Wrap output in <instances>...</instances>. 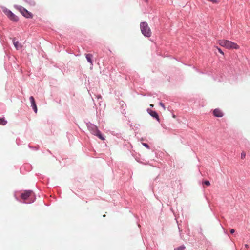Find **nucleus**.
Instances as JSON below:
<instances>
[{
	"label": "nucleus",
	"mask_w": 250,
	"mask_h": 250,
	"mask_svg": "<svg viewBox=\"0 0 250 250\" xmlns=\"http://www.w3.org/2000/svg\"><path fill=\"white\" fill-rule=\"evenodd\" d=\"M219 43L223 47L227 49H238L239 46L236 43L229 40H221L219 41Z\"/></svg>",
	"instance_id": "obj_1"
},
{
	"label": "nucleus",
	"mask_w": 250,
	"mask_h": 250,
	"mask_svg": "<svg viewBox=\"0 0 250 250\" xmlns=\"http://www.w3.org/2000/svg\"><path fill=\"white\" fill-rule=\"evenodd\" d=\"M14 7L18 10L21 14L24 17L27 19H31L33 18V15L30 11H28L24 7L18 5H14Z\"/></svg>",
	"instance_id": "obj_2"
},
{
	"label": "nucleus",
	"mask_w": 250,
	"mask_h": 250,
	"mask_svg": "<svg viewBox=\"0 0 250 250\" xmlns=\"http://www.w3.org/2000/svg\"><path fill=\"white\" fill-rule=\"evenodd\" d=\"M140 27L142 34L146 37H149L151 35V32L148 24L146 21L141 22Z\"/></svg>",
	"instance_id": "obj_3"
},
{
	"label": "nucleus",
	"mask_w": 250,
	"mask_h": 250,
	"mask_svg": "<svg viewBox=\"0 0 250 250\" xmlns=\"http://www.w3.org/2000/svg\"><path fill=\"white\" fill-rule=\"evenodd\" d=\"M3 12L6 15L7 18L13 22H17L19 21V18L14 14L10 10L5 7H1Z\"/></svg>",
	"instance_id": "obj_4"
},
{
	"label": "nucleus",
	"mask_w": 250,
	"mask_h": 250,
	"mask_svg": "<svg viewBox=\"0 0 250 250\" xmlns=\"http://www.w3.org/2000/svg\"><path fill=\"white\" fill-rule=\"evenodd\" d=\"M147 112L153 118L155 119L158 121H159V115L156 111L153 110L150 108H147Z\"/></svg>",
	"instance_id": "obj_5"
},
{
	"label": "nucleus",
	"mask_w": 250,
	"mask_h": 250,
	"mask_svg": "<svg viewBox=\"0 0 250 250\" xmlns=\"http://www.w3.org/2000/svg\"><path fill=\"white\" fill-rule=\"evenodd\" d=\"M29 100L31 103V107L32 108L33 111L35 113H37L38 111L37 106L36 105V103L33 96H31L29 97Z\"/></svg>",
	"instance_id": "obj_6"
},
{
	"label": "nucleus",
	"mask_w": 250,
	"mask_h": 250,
	"mask_svg": "<svg viewBox=\"0 0 250 250\" xmlns=\"http://www.w3.org/2000/svg\"><path fill=\"white\" fill-rule=\"evenodd\" d=\"M212 114L215 117H222L224 116L222 111L219 108H216L212 111Z\"/></svg>",
	"instance_id": "obj_7"
},
{
	"label": "nucleus",
	"mask_w": 250,
	"mask_h": 250,
	"mask_svg": "<svg viewBox=\"0 0 250 250\" xmlns=\"http://www.w3.org/2000/svg\"><path fill=\"white\" fill-rule=\"evenodd\" d=\"M33 193L32 191L31 190H27L25 191L23 193L21 194V198L25 200L28 199L30 196H31Z\"/></svg>",
	"instance_id": "obj_8"
},
{
	"label": "nucleus",
	"mask_w": 250,
	"mask_h": 250,
	"mask_svg": "<svg viewBox=\"0 0 250 250\" xmlns=\"http://www.w3.org/2000/svg\"><path fill=\"white\" fill-rule=\"evenodd\" d=\"M12 42L14 45V47L16 48L17 50H19L22 47V45L19 43L18 41H16L15 38H13L12 39Z\"/></svg>",
	"instance_id": "obj_9"
},
{
	"label": "nucleus",
	"mask_w": 250,
	"mask_h": 250,
	"mask_svg": "<svg viewBox=\"0 0 250 250\" xmlns=\"http://www.w3.org/2000/svg\"><path fill=\"white\" fill-rule=\"evenodd\" d=\"M88 129L91 131V133L96 135L99 131L96 126H89Z\"/></svg>",
	"instance_id": "obj_10"
},
{
	"label": "nucleus",
	"mask_w": 250,
	"mask_h": 250,
	"mask_svg": "<svg viewBox=\"0 0 250 250\" xmlns=\"http://www.w3.org/2000/svg\"><path fill=\"white\" fill-rule=\"evenodd\" d=\"M178 123L181 125H188V121L183 117H179L177 119Z\"/></svg>",
	"instance_id": "obj_11"
},
{
	"label": "nucleus",
	"mask_w": 250,
	"mask_h": 250,
	"mask_svg": "<svg viewBox=\"0 0 250 250\" xmlns=\"http://www.w3.org/2000/svg\"><path fill=\"white\" fill-rule=\"evenodd\" d=\"M85 57H86L87 61L92 65H93V60H92L93 55L91 54H86Z\"/></svg>",
	"instance_id": "obj_12"
},
{
	"label": "nucleus",
	"mask_w": 250,
	"mask_h": 250,
	"mask_svg": "<svg viewBox=\"0 0 250 250\" xmlns=\"http://www.w3.org/2000/svg\"><path fill=\"white\" fill-rule=\"evenodd\" d=\"M25 3L29 6L34 7L36 5V2L34 0H23Z\"/></svg>",
	"instance_id": "obj_13"
},
{
	"label": "nucleus",
	"mask_w": 250,
	"mask_h": 250,
	"mask_svg": "<svg viewBox=\"0 0 250 250\" xmlns=\"http://www.w3.org/2000/svg\"><path fill=\"white\" fill-rule=\"evenodd\" d=\"M7 123V121L4 118H0V125H6Z\"/></svg>",
	"instance_id": "obj_14"
},
{
	"label": "nucleus",
	"mask_w": 250,
	"mask_h": 250,
	"mask_svg": "<svg viewBox=\"0 0 250 250\" xmlns=\"http://www.w3.org/2000/svg\"><path fill=\"white\" fill-rule=\"evenodd\" d=\"M96 136H98L102 140H104L105 139L102 136L100 131H98Z\"/></svg>",
	"instance_id": "obj_15"
},
{
	"label": "nucleus",
	"mask_w": 250,
	"mask_h": 250,
	"mask_svg": "<svg viewBox=\"0 0 250 250\" xmlns=\"http://www.w3.org/2000/svg\"><path fill=\"white\" fill-rule=\"evenodd\" d=\"M185 248L184 246H182L175 249V250H183Z\"/></svg>",
	"instance_id": "obj_16"
},
{
	"label": "nucleus",
	"mask_w": 250,
	"mask_h": 250,
	"mask_svg": "<svg viewBox=\"0 0 250 250\" xmlns=\"http://www.w3.org/2000/svg\"><path fill=\"white\" fill-rule=\"evenodd\" d=\"M193 68L197 72L200 73V74H203V72H202V71H200L198 68H197L195 66H193Z\"/></svg>",
	"instance_id": "obj_17"
},
{
	"label": "nucleus",
	"mask_w": 250,
	"mask_h": 250,
	"mask_svg": "<svg viewBox=\"0 0 250 250\" xmlns=\"http://www.w3.org/2000/svg\"><path fill=\"white\" fill-rule=\"evenodd\" d=\"M246 153L245 152H242L241 154V158L242 159H244L245 158Z\"/></svg>",
	"instance_id": "obj_18"
},
{
	"label": "nucleus",
	"mask_w": 250,
	"mask_h": 250,
	"mask_svg": "<svg viewBox=\"0 0 250 250\" xmlns=\"http://www.w3.org/2000/svg\"><path fill=\"white\" fill-rule=\"evenodd\" d=\"M217 49L218 50V51L220 53H221V54H222V55H224V53H223V52L222 50L220 48H219V47H217Z\"/></svg>",
	"instance_id": "obj_19"
},
{
	"label": "nucleus",
	"mask_w": 250,
	"mask_h": 250,
	"mask_svg": "<svg viewBox=\"0 0 250 250\" xmlns=\"http://www.w3.org/2000/svg\"><path fill=\"white\" fill-rule=\"evenodd\" d=\"M204 184H205L207 186H209L210 185V182L209 181H205L204 182Z\"/></svg>",
	"instance_id": "obj_20"
},
{
	"label": "nucleus",
	"mask_w": 250,
	"mask_h": 250,
	"mask_svg": "<svg viewBox=\"0 0 250 250\" xmlns=\"http://www.w3.org/2000/svg\"><path fill=\"white\" fill-rule=\"evenodd\" d=\"M159 105H160L161 107H162L163 108H165V104H164L163 103H162V102H160V103H159Z\"/></svg>",
	"instance_id": "obj_21"
},
{
	"label": "nucleus",
	"mask_w": 250,
	"mask_h": 250,
	"mask_svg": "<svg viewBox=\"0 0 250 250\" xmlns=\"http://www.w3.org/2000/svg\"><path fill=\"white\" fill-rule=\"evenodd\" d=\"M143 145L144 146H145L147 148H149V146L148 145V144H146V143H143Z\"/></svg>",
	"instance_id": "obj_22"
},
{
	"label": "nucleus",
	"mask_w": 250,
	"mask_h": 250,
	"mask_svg": "<svg viewBox=\"0 0 250 250\" xmlns=\"http://www.w3.org/2000/svg\"><path fill=\"white\" fill-rule=\"evenodd\" d=\"M234 232H235V230H234V229H231L230 230V233H231L233 234V233H234Z\"/></svg>",
	"instance_id": "obj_23"
},
{
	"label": "nucleus",
	"mask_w": 250,
	"mask_h": 250,
	"mask_svg": "<svg viewBox=\"0 0 250 250\" xmlns=\"http://www.w3.org/2000/svg\"><path fill=\"white\" fill-rule=\"evenodd\" d=\"M124 101H122L120 102V104H122V106H123V104H124Z\"/></svg>",
	"instance_id": "obj_24"
},
{
	"label": "nucleus",
	"mask_w": 250,
	"mask_h": 250,
	"mask_svg": "<svg viewBox=\"0 0 250 250\" xmlns=\"http://www.w3.org/2000/svg\"><path fill=\"white\" fill-rule=\"evenodd\" d=\"M97 98L98 99L101 98V95L97 96Z\"/></svg>",
	"instance_id": "obj_25"
},
{
	"label": "nucleus",
	"mask_w": 250,
	"mask_h": 250,
	"mask_svg": "<svg viewBox=\"0 0 250 250\" xmlns=\"http://www.w3.org/2000/svg\"><path fill=\"white\" fill-rule=\"evenodd\" d=\"M245 247H246V248H249V246H248V245H247V244H246V245H245Z\"/></svg>",
	"instance_id": "obj_26"
},
{
	"label": "nucleus",
	"mask_w": 250,
	"mask_h": 250,
	"mask_svg": "<svg viewBox=\"0 0 250 250\" xmlns=\"http://www.w3.org/2000/svg\"><path fill=\"white\" fill-rule=\"evenodd\" d=\"M150 106L151 107H153V104H150Z\"/></svg>",
	"instance_id": "obj_27"
},
{
	"label": "nucleus",
	"mask_w": 250,
	"mask_h": 250,
	"mask_svg": "<svg viewBox=\"0 0 250 250\" xmlns=\"http://www.w3.org/2000/svg\"><path fill=\"white\" fill-rule=\"evenodd\" d=\"M89 125H94V124H92V123H90Z\"/></svg>",
	"instance_id": "obj_28"
},
{
	"label": "nucleus",
	"mask_w": 250,
	"mask_h": 250,
	"mask_svg": "<svg viewBox=\"0 0 250 250\" xmlns=\"http://www.w3.org/2000/svg\"><path fill=\"white\" fill-rule=\"evenodd\" d=\"M146 2L147 1V0H145Z\"/></svg>",
	"instance_id": "obj_29"
}]
</instances>
